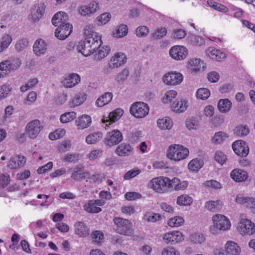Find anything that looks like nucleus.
Here are the masks:
<instances>
[{
    "instance_id": "1",
    "label": "nucleus",
    "mask_w": 255,
    "mask_h": 255,
    "mask_svg": "<svg viewBox=\"0 0 255 255\" xmlns=\"http://www.w3.org/2000/svg\"><path fill=\"white\" fill-rule=\"evenodd\" d=\"M213 225L210 228V232L213 235L219 234L230 229L231 224L229 220L224 215L216 214L212 217Z\"/></svg>"
},
{
    "instance_id": "2",
    "label": "nucleus",
    "mask_w": 255,
    "mask_h": 255,
    "mask_svg": "<svg viewBox=\"0 0 255 255\" xmlns=\"http://www.w3.org/2000/svg\"><path fill=\"white\" fill-rule=\"evenodd\" d=\"M189 151L187 148L180 144H174L170 145L166 151L168 158L175 161H179L187 157Z\"/></svg>"
},
{
    "instance_id": "3",
    "label": "nucleus",
    "mask_w": 255,
    "mask_h": 255,
    "mask_svg": "<svg viewBox=\"0 0 255 255\" xmlns=\"http://www.w3.org/2000/svg\"><path fill=\"white\" fill-rule=\"evenodd\" d=\"M93 26L91 24L87 25L84 28L85 39L89 42L91 46L96 51L102 44L101 36L93 30Z\"/></svg>"
},
{
    "instance_id": "4",
    "label": "nucleus",
    "mask_w": 255,
    "mask_h": 255,
    "mask_svg": "<svg viewBox=\"0 0 255 255\" xmlns=\"http://www.w3.org/2000/svg\"><path fill=\"white\" fill-rule=\"evenodd\" d=\"M115 224L117 225V233L127 236H131L133 234V230L131 228L132 223L128 220L119 217L115 218Z\"/></svg>"
},
{
    "instance_id": "5",
    "label": "nucleus",
    "mask_w": 255,
    "mask_h": 255,
    "mask_svg": "<svg viewBox=\"0 0 255 255\" xmlns=\"http://www.w3.org/2000/svg\"><path fill=\"white\" fill-rule=\"evenodd\" d=\"M21 65V61L18 58L12 61L4 60L0 63V78H3L12 71L17 70Z\"/></svg>"
},
{
    "instance_id": "6",
    "label": "nucleus",
    "mask_w": 255,
    "mask_h": 255,
    "mask_svg": "<svg viewBox=\"0 0 255 255\" xmlns=\"http://www.w3.org/2000/svg\"><path fill=\"white\" fill-rule=\"evenodd\" d=\"M169 178L159 177L153 179L150 182L154 190L158 193H164L169 189Z\"/></svg>"
},
{
    "instance_id": "7",
    "label": "nucleus",
    "mask_w": 255,
    "mask_h": 255,
    "mask_svg": "<svg viewBox=\"0 0 255 255\" xmlns=\"http://www.w3.org/2000/svg\"><path fill=\"white\" fill-rule=\"evenodd\" d=\"M43 129V126L38 120L29 122L25 128V135L31 139L35 138Z\"/></svg>"
},
{
    "instance_id": "8",
    "label": "nucleus",
    "mask_w": 255,
    "mask_h": 255,
    "mask_svg": "<svg viewBox=\"0 0 255 255\" xmlns=\"http://www.w3.org/2000/svg\"><path fill=\"white\" fill-rule=\"evenodd\" d=\"M149 107L143 102H136L133 104L130 109V113L136 118H143L149 113Z\"/></svg>"
},
{
    "instance_id": "9",
    "label": "nucleus",
    "mask_w": 255,
    "mask_h": 255,
    "mask_svg": "<svg viewBox=\"0 0 255 255\" xmlns=\"http://www.w3.org/2000/svg\"><path fill=\"white\" fill-rule=\"evenodd\" d=\"M123 139L122 132L118 129H114L107 133L103 142L106 146L111 147L119 144Z\"/></svg>"
},
{
    "instance_id": "10",
    "label": "nucleus",
    "mask_w": 255,
    "mask_h": 255,
    "mask_svg": "<svg viewBox=\"0 0 255 255\" xmlns=\"http://www.w3.org/2000/svg\"><path fill=\"white\" fill-rule=\"evenodd\" d=\"M238 230L242 235H253L255 233V225L249 220L242 219L239 223Z\"/></svg>"
},
{
    "instance_id": "11",
    "label": "nucleus",
    "mask_w": 255,
    "mask_h": 255,
    "mask_svg": "<svg viewBox=\"0 0 255 255\" xmlns=\"http://www.w3.org/2000/svg\"><path fill=\"white\" fill-rule=\"evenodd\" d=\"M188 53V49L183 46H174L169 50L170 57L175 60H184L186 58Z\"/></svg>"
},
{
    "instance_id": "12",
    "label": "nucleus",
    "mask_w": 255,
    "mask_h": 255,
    "mask_svg": "<svg viewBox=\"0 0 255 255\" xmlns=\"http://www.w3.org/2000/svg\"><path fill=\"white\" fill-rule=\"evenodd\" d=\"M183 79V75L178 72H170L166 74L163 77L164 83L168 85H176L180 84Z\"/></svg>"
},
{
    "instance_id": "13",
    "label": "nucleus",
    "mask_w": 255,
    "mask_h": 255,
    "mask_svg": "<svg viewBox=\"0 0 255 255\" xmlns=\"http://www.w3.org/2000/svg\"><path fill=\"white\" fill-rule=\"evenodd\" d=\"M234 151L239 156H247L249 152V148L246 143L243 140H237L232 145Z\"/></svg>"
},
{
    "instance_id": "14",
    "label": "nucleus",
    "mask_w": 255,
    "mask_h": 255,
    "mask_svg": "<svg viewBox=\"0 0 255 255\" xmlns=\"http://www.w3.org/2000/svg\"><path fill=\"white\" fill-rule=\"evenodd\" d=\"M163 239L166 243L174 244L183 241L184 236L183 234L179 231L171 232L165 234L163 236Z\"/></svg>"
},
{
    "instance_id": "15",
    "label": "nucleus",
    "mask_w": 255,
    "mask_h": 255,
    "mask_svg": "<svg viewBox=\"0 0 255 255\" xmlns=\"http://www.w3.org/2000/svg\"><path fill=\"white\" fill-rule=\"evenodd\" d=\"M126 60L127 58L124 53H116L110 60L109 68L111 69L117 68L124 64L126 63Z\"/></svg>"
},
{
    "instance_id": "16",
    "label": "nucleus",
    "mask_w": 255,
    "mask_h": 255,
    "mask_svg": "<svg viewBox=\"0 0 255 255\" xmlns=\"http://www.w3.org/2000/svg\"><path fill=\"white\" fill-rule=\"evenodd\" d=\"M72 26L70 24L59 26L55 30V35L60 40L66 39L72 32Z\"/></svg>"
},
{
    "instance_id": "17",
    "label": "nucleus",
    "mask_w": 255,
    "mask_h": 255,
    "mask_svg": "<svg viewBox=\"0 0 255 255\" xmlns=\"http://www.w3.org/2000/svg\"><path fill=\"white\" fill-rule=\"evenodd\" d=\"M68 15L63 11H59L54 14L51 21L55 26H61L66 25L68 23Z\"/></svg>"
},
{
    "instance_id": "18",
    "label": "nucleus",
    "mask_w": 255,
    "mask_h": 255,
    "mask_svg": "<svg viewBox=\"0 0 255 255\" xmlns=\"http://www.w3.org/2000/svg\"><path fill=\"white\" fill-rule=\"evenodd\" d=\"M77 48L78 51L81 53L84 56H88L94 53L96 51L91 46V44L85 39L79 42Z\"/></svg>"
},
{
    "instance_id": "19",
    "label": "nucleus",
    "mask_w": 255,
    "mask_h": 255,
    "mask_svg": "<svg viewBox=\"0 0 255 255\" xmlns=\"http://www.w3.org/2000/svg\"><path fill=\"white\" fill-rule=\"evenodd\" d=\"M230 176L235 182H242L248 179L249 174L245 170L236 168L231 171Z\"/></svg>"
},
{
    "instance_id": "20",
    "label": "nucleus",
    "mask_w": 255,
    "mask_h": 255,
    "mask_svg": "<svg viewBox=\"0 0 255 255\" xmlns=\"http://www.w3.org/2000/svg\"><path fill=\"white\" fill-rule=\"evenodd\" d=\"M133 148L127 143H122L119 145L115 150V153L120 156H128L131 155Z\"/></svg>"
},
{
    "instance_id": "21",
    "label": "nucleus",
    "mask_w": 255,
    "mask_h": 255,
    "mask_svg": "<svg viewBox=\"0 0 255 255\" xmlns=\"http://www.w3.org/2000/svg\"><path fill=\"white\" fill-rule=\"evenodd\" d=\"M45 10L43 4L40 3L34 5L31 9V18L33 22L38 21L41 17Z\"/></svg>"
},
{
    "instance_id": "22",
    "label": "nucleus",
    "mask_w": 255,
    "mask_h": 255,
    "mask_svg": "<svg viewBox=\"0 0 255 255\" xmlns=\"http://www.w3.org/2000/svg\"><path fill=\"white\" fill-rule=\"evenodd\" d=\"M206 54L210 58L217 61H221L226 57L225 53L213 47L207 49Z\"/></svg>"
},
{
    "instance_id": "23",
    "label": "nucleus",
    "mask_w": 255,
    "mask_h": 255,
    "mask_svg": "<svg viewBox=\"0 0 255 255\" xmlns=\"http://www.w3.org/2000/svg\"><path fill=\"white\" fill-rule=\"evenodd\" d=\"M98 8V3L93 2L88 5H82L78 8L79 13L82 16H90L94 13Z\"/></svg>"
},
{
    "instance_id": "24",
    "label": "nucleus",
    "mask_w": 255,
    "mask_h": 255,
    "mask_svg": "<svg viewBox=\"0 0 255 255\" xmlns=\"http://www.w3.org/2000/svg\"><path fill=\"white\" fill-rule=\"evenodd\" d=\"M169 189L173 188L176 191L183 190L186 189L188 186V182L187 181H181L176 177L172 179H169Z\"/></svg>"
},
{
    "instance_id": "25",
    "label": "nucleus",
    "mask_w": 255,
    "mask_h": 255,
    "mask_svg": "<svg viewBox=\"0 0 255 255\" xmlns=\"http://www.w3.org/2000/svg\"><path fill=\"white\" fill-rule=\"evenodd\" d=\"M80 81V77L77 74L73 73L68 75L62 81L63 86L66 88H72Z\"/></svg>"
},
{
    "instance_id": "26",
    "label": "nucleus",
    "mask_w": 255,
    "mask_h": 255,
    "mask_svg": "<svg viewBox=\"0 0 255 255\" xmlns=\"http://www.w3.org/2000/svg\"><path fill=\"white\" fill-rule=\"evenodd\" d=\"M26 162L25 158L22 156L14 155L11 157L8 167L11 169H16L23 166Z\"/></svg>"
},
{
    "instance_id": "27",
    "label": "nucleus",
    "mask_w": 255,
    "mask_h": 255,
    "mask_svg": "<svg viewBox=\"0 0 255 255\" xmlns=\"http://www.w3.org/2000/svg\"><path fill=\"white\" fill-rule=\"evenodd\" d=\"M205 64L203 61L199 58L190 59L188 61V68L192 71L197 72L203 69Z\"/></svg>"
},
{
    "instance_id": "28",
    "label": "nucleus",
    "mask_w": 255,
    "mask_h": 255,
    "mask_svg": "<svg viewBox=\"0 0 255 255\" xmlns=\"http://www.w3.org/2000/svg\"><path fill=\"white\" fill-rule=\"evenodd\" d=\"M91 122V117L87 115H84L76 120V125L79 129H83L89 127Z\"/></svg>"
},
{
    "instance_id": "29",
    "label": "nucleus",
    "mask_w": 255,
    "mask_h": 255,
    "mask_svg": "<svg viewBox=\"0 0 255 255\" xmlns=\"http://www.w3.org/2000/svg\"><path fill=\"white\" fill-rule=\"evenodd\" d=\"M89 176V173L85 171L83 168L80 167H76L71 175V178L77 181L85 179Z\"/></svg>"
},
{
    "instance_id": "30",
    "label": "nucleus",
    "mask_w": 255,
    "mask_h": 255,
    "mask_svg": "<svg viewBox=\"0 0 255 255\" xmlns=\"http://www.w3.org/2000/svg\"><path fill=\"white\" fill-rule=\"evenodd\" d=\"M74 227L75 233L80 237H85L89 235V230L83 222H76Z\"/></svg>"
},
{
    "instance_id": "31",
    "label": "nucleus",
    "mask_w": 255,
    "mask_h": 255,
    "mask_svg": "<svg viewBox=\"0 0 255 255\" xmlns=\"http://www.w3.org/2000/svg\"><path fill=\"white\" fill-rule=\"evenodd\" d=\"M33 48L34 53L37 56L44 54L47 50L46 45L44 41L42 39L36 40Z\"/></svg>"
},
{
    "instance_id": "32",
    "label": "nucleus",
    "mask_w": 255,
    "mask_h": 255,
    "mask_svg": "<svg viewBox=\"0 0 255 255\" xmlns=\"http://www.w3.org/2000/svg\"><path fill=\"white\" fill-rule=\"evenodd\" d=\"M226 252L228 254L238 255L241 253L240 247L236 243L228 241L226 244Z\"/></svg>"
},
{
    "instance_id": "33",
    "label": "nucleus",
    "mask_w": 255,
    "mask_h": 255,
    "mask_svg": "<svg viewBox=\"0 0 255 255\" xmlns=\"http://www.w3.org/2000/svg\"><path fill=\"white\" fill-rule=\"evenodd\" d=\"M113 94L111 92H106L100 97L96 101V105L102 107L109 104L112 100Z\"/></svg>"
},
{
    "instance_id": "34",
    "label": "nucleus",
    "mask_w": 255,
    "mask_h": 255,
    "mask_svg": "<svg viewBox=\"0 0 255 255\" xmlns=\"http://www.w3.org/2000/svg\"><path fill=\"white\" fill-rule=\"evenodd\" d=\"M128 27L127 25L121 24L113 31L112 35L116 38H122L128 34Z\"/></svg>"
},
{
    "instance_id": "35",
    "label": "nucleus",
    "mask_w": 255,
    "mask_h": 255,
    "mask_svg": "<svg viewBox=\"0 0 255 255\" xmlns=\"http://www.w3.org/2000/svg\"><path fill=\"white\" fill-rule=\"evenodd\" d=\"M223 205L222 202L218 200L216 201H209L206 202L205 204V208L209 211L213 212H216L220 210Z\"/></svg>"
},
{
    "instance_id": "36",
    "label": "nucleus",
    "mask_w": 255,
    "mask_h": 255,
    "mask_svg": "<svg viewBox=\"0 0 255 255\" xmlns=\"http://www.w3.org/2000/svg\"><path fill=\"white\" fill-rule=\"evenodd\" d=\"M87 99V95L84 93H79L75 96L69 102V105L71 108H74L82 104Z\"/></svg>"
},
{
    "instance_id": "37",
    "label": "nucleus",
    "mask_w": 255,
    "mask_h": 255,
    "mask_svg": "<svg viewBox=\"0 0 255 255\" xmlns=\"http://www.w3.org/2000/svg\"><path fill=\"white\" fill-rule=\"evenodd\" d=\"M232 107V103L228 99H221L218 103V108L222 113L228 112Z\"/></svg>"
},
{
    "instance_id": "38",
    "label": "nucleus",
    "mask_w": 255,
    "mask_h": 255,
    "mask_svg": "<svg viewBox=\"0 0 255 255\" xmlns=\"http://www.w3.org/2000/svg\"><path fill=\"white\" fill-rule=\"evenodd\" d=\"M103 137V133L101 131L95 132L87 135L86 142L88 144H96L100 141Z\"/></svg>"
},
{
    "instance_id": "39",
    "label": "nucleus",
    "mask_w": 255,
    "mask_h": 255,
    "mask_svg": "<svg viewBox=\"0 0 255 255\" xmlns=\"http://www.w3.org/2000/svg\"><path fill=\"white\" fill-rule=\"evenodd\" d=\"M187 102L184 100H180L179 101H175L172 105V109L173 110L178 113L183 112L187 109Z\"/></svg>"
},
{
    "instance_id": "40",
    "label": "nucleus",
    "mask_w": 255,
    "mask_h": 255,
    "mask_svg": "<svg viewBox=\"0 0 255 255\" xmlns=\"http://www.w3.org/2000/svg\"><path fill=\"white\" fill-rule=\"evenodd\" d=\"M157 124L162 130L170 129L173 126L172 122L169 117L159 119L157 122Z\"/></svg>"
},
{
    "instance_id": "41",
    "label": "nucleus",
    "mask_w": 255,
    "mask_h": 255,
    "mask_svg": "<svg viewBox=\"0 0 255 255\" xmlns=\"http://www.w3.org/2000/svg\"><path fill=\"white\" fill-rule=\"evenodd\" d=\"M124 111L121 109H117L112 112H111L109 115V120H104L103 122L106 123L109 121L111 122H115L120 119L123 115Z\"/></svg>"
},
{
    "instance_id": "42",
    "label": "nucleus",
    "mask_w": 255,
    "mask_h": 255,
    "mask_svg": "<svg viewBox=\"0 0 255 255\" xmlns=\"http://www.w3.org/2000/svg\"><path fill=\"white\" fill-rule=\"evenodd\" d=\"M193 198L188 195L183 194L177 197L176 203L180 206H190L193 203Z\"/></svg>"
},
{
    "instance_id": "43",
    "label": "nucleus",
    "mask_w": 255,
    "mask_h": 255,
    "mask_svg": "<svg viewBox=\"0 0 255 255\" xmlns=\"http://www.w3.org/2000/svg\"><path fill=\"white\" fill-rule=\"evenodd\" d=\"M110 51V48L108 46H104L101 47L97 53L94 55V59L96 61H99L104 57H106Z\"/></svg>"
},
{
    "instance_id": "44",
    "label": "nucleus",
    "mask_w": 255,
    "mask_h": 255,
    "mask_svg": "<svg viewBox=\"0 0 255 255\" xmlns=\"http://www.w3.org/2000/svg\"><path fill=\"white\" fill-rule=\"evenodd\" d=\"M93 200L89 201L88 203L84 206V209L88 212L91 213H98L102 211V209L97 206L93 202Z\"/></svg>"
},
{
    "instance_id": "45",
    "label": "nucleus",
    "mask_w": 255,
    "mask_h": 255,
    "mask_svg": "<svg viewBox=\"0 0 255 255\" xmlns=\"http://www.w3.org/2000/svg\"><path fill=\"white\" fill-rule=\"evenodd\" d=\"M208 4L210 7H213L215 9L220 12L226 13L229 10L227 7L212 0H208Z\"/></svg>"
},
{
    "instance_id": "46",
    "label": "nucleus",
    "mask_w": 255,
    "mask_h": 255,
    "mask_svg": "<svg viewBox=\"0 0 255 255\" xmlns=\"http://www.w3.org/2000/svg\"><path fill=\"white\" fill-rule=\"evenodd\" d=\"M203 166V161L201 159H194L192 160L188 164V168L192 171H198Z\"/></svg>"
},
{
    "instance_id": "47",
    "label": "nucleus",
    "mask_w": 255,
    "mask_h": 255,
    "mask_svg": "<svg viewBox=\"0 0 255 255\" xmlns=\"http://www.w3.org/2000/svg\"><path fill=\"white\" fill-rule=\"evenodd\" d=\"M205 237L202 234L193 233L190 235L188 240L193 244H201L205 241Z\"/></svg>"
},
{
    "instance_id": "48",
    "label": "nucleus",
    "mask_w": 255,
    "mask_h": 255,
    "mask_svg": "<svg viewBox=\"0 0 255 255\" xmlns=\"http://www.w3.org/2000/svg\"><path fill=\"white\" fill-rule=\"evenodd\" d=\"M76 118V113L75 112H67L60 116V120L62 123H67L74 120Z\"/></svg>"
},
{
    "instance_id": "49",
    "label": "nucleus",
    "mask_w": 255,
    "mask_h": 255,
    "mask_svg": "<svg viewBox=\"0 0 255 255\" xmlns=\"http://www.w3.org/2000/svg\"><path fill=\"white\" fill-rule=\"evenodd\" d=\"M210 95V91L207 88H200L196 92V97L198 99L205 100L208 99Z\"/></svg>"
},
{
    "instance_id": "50",
    "label": "nucleus",
    "mask_w": 255,
    "mask_h": 255,
    "mask_svg": "<svg viewBox=\"0 0 255 255\" xmlns=\"http://www.w3.org/2000/svg\"><path fill=\"white\" fill-rule=\"evenodd\" d=\"M29 42L26 38H22L18 40L15 45V50L20 52L23 51L28 46Z\"/></svg>"
},
{
    "instance_id": "51",
    "label": "nucleus",
    "mask_w": 255,
    "mask_h": 255,
    "mask_svg": "<svg viewBox=\"0 0 255 255\" xmlns=\"http://www.w3.org/2000/svg\"><path fill=\"white\" fill-rule=\"evenodd\" d=\"M227 137L226 133L220 131L216 132L212 138V142L216 144H221Z\"/></svg>"
},
{
    "instance_id": "52",
    "label": "nucleus",
    "mask_w": 255,
    "mask_h": 255,
    "mask_svg": "<svg viewBox=\"0 0 255 255\" xmlns=\"http://www.w3.org/2000/svg\"><path fill=\"white\" fill-rule=\"evenodd\" d=\"M129 74V71L127 69H123L116 76L115 80L119 84H123Z\"/></svg>"
},
{
    "instance_id": "53",
    "label": "nucleus",
    "mask_w": 255,
    "mask_h": 255,
    "mask_svg": "<svg viewBox=\"0 0 255 255\" xmlns=\"http://www.w3.org/2000/svg\"><path fill=\"white\" fill-rule=\"evenodd\" d=\"M184 220L181 217H174L168 221V225L171 227H179L184 224Z\"/></svg>"
},
{
    "instance_id": "54",
    "label": "nucleus",
    "mask_w": 255,
    "mask_h": 255,
    "mask_svg": "<svg viewBox=\"0 0 255 255\" xmlns=\"http://www.w3.org/2000/svg\"><path fill=\"white\" fill-rule=\"evenodd\" d=\"M234 132L239 136H245L249 133V128L247 126L240 125L236 128Z\"/></svg>"
},
{
    "instance_id": "55",
    "label": "nucleus",
    "mask_w": 255,
    "mask_h": 255,
    "mask_svg": "<svg viewBox=\"0 0 255 255\" xmlns=\"http://www.w3.org/2000/svg\"><path fill=\"white\" fill-rule=\"evenodd\" d=\"M160 215L153 212H147L144 216V219L147 222H155L160 220Z\"/></svg>"
},
{
    "instance_id": "56",
    "label": "nucleus",
    "mask_w": 255,
    "mask_h": 255,
    "mask_svg": "<svg viewBox=\"0 0 255 255\" xmlns=\"http://www.w3.org/2000/svg\"><path fill=\"white\" fill-rule=\"evenodd\" d=\"M38 83V80L36 78L30 79L26 84L20 87V91L22 92H25L28 89L35 87Z\"/></svg>"
},
{
    "instance_id": "57",
    "label": "nucleus",
    "mask_w": 255,
    "mask_h": 255,
    "mask_svg": "<svg viewBox=\"0 0 255 255\" xmlns=\"http://www.w3.org/2000/svg\"><path fill=\"white\" fill-rule=\"evenodd\" d=\"M167 34V29L165 27H161L156 29L151 36L154 39H160L165 36Z\"/></svg>"
},
{
    "instance_id": "58",
    "label": "nucleus",
    "mask_w": 255,
    "mask_h": 255,
    "mask_svg": "<svg viewBox=\"0 0 255 255\" xmlns=\"http://www.w3.org/2000/svg\"><path fill=\"white\" fill-rule=\"evenodd\" d=\"M186 125L189 130L196 129L199 126V122L196 118L192 117L187 119Z\"/></svg>"
},
{
    "instance_id": "59",
    "label": "nucleus",
    "mask_w": 255,
    "mask_h": 255,
    "mask_svg": "<svg viewBox=\"0 0 255 255\" xmlns=\"http://www.w3.org/2000/svg\"><path fill=\"white\" fill-rule=\"evenodd\" d=\"M12 41L11 36L9 34H4L1 38L0 48L2 51L8 47Z\"/></svg>"
},
{
    "instance_id": "60",
    "label": "nucleus",
    "mask_w": 255,
    "mask_h": 255,
    "mask_svg": "<svg viewBox=\"0 0 255 255\" xmlns=\"http://www.w3.org/2000/svg\"><path fill=\"white\" fill-rule=\"evenodd\" d=\"M149 33V29L146 26H139L135 30V34L138 37L146 36Z\"/></svg>"
},
{
    "instance_id": "61",
    "label": "nucleus",
    "mask_w": 255,
    "mask_h": 255,
    "mask_svg": "<svg viewBox=\"0 0 255 255\" xmlns=\"http://www.w3.org/2000/svg\"><path fill=\"white\" fill-rule=\"evenodd\" d=\"M186 35V31L182 29H175L172 31L173 38L180 39L185 37Z\"/></svg>"
},
{
    "instance_id": "62",
    "label": "nucleus",
    "mask_w": 255,
    "mask_h": 255,
    "mask_svg": "<svg viewBox=\"0 0 255 255\" xmlns=\"http://www.w3.org/2000/svg\"><path fill=\"white\" fill-rule=\"evenodd\" d=\"M177 95V92L174 90L167 91L164 97L162 99V102L164 103L170 102L172 99Z\"/></svg>"
},
{
    "instance_id": "63",
    "label": "nucleus",
    "mask_w": 255,
    "mask_h": 255,
    "mask_svg": "<svg viewBox=\"0 0 255 255\" xmlns=\"http://www.w3.org/2000/svg\"><path fill=\"white\" fill-rule=\"evenodd\" d=\"M11 88L9 85H3L0 87V98L3 99L7 97V95L11 91Z\"/></svg>"
},
{
    "instance_id": "64",
    "label": "nucleus",
    "mask_w": 255,
    "mask_h": 255,
    "mask_svg": "<svg viewBox=\"0 0 255 255\" xmlns=\"http://www.w3.org/2000/svg\"><path fill=\"white\" fill-rule=\"evenodd\" d=\"M161 254L162 255H180L179 252L173 247L164 249Z\"/></svg>"
}]
</instances>
